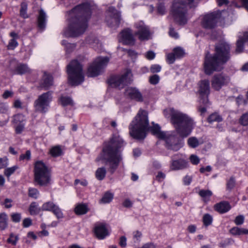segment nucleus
<instances>
[{
	"instance_id": "obj_60",
	"label": "nucleus",
	"mask_w": 248,
	"mask_h": 248,
	"mask_svg": "<svg viewBox=\"0 0 248 248\" xmlns=\"http://www.w3.org/2000/svg\"><path fill=\"white\" fill-rule=\"evenodd\" d=\"M14 93L11 91L6 90L2 94V97L4 99H7L8 98H11L13 96Z\"/></svg>"
},
{
	"instance_id": "obj_6",
	"label": "nucleus",
	"mask_w": 248,
	"mask_h": 248,
	"mask_svg": "<svg viewBox=\"0 0 248 248\" xmlns=\"http://www.w3.org/2000/svg\"><path fill=\"white\" fill-rule=\"evenodd\" d=\"M194 0H175L172 4L171 13L175 21L179 25L187 22L186 17V7H193Z\"/></svg>"
},
{
	"instance_id": "obj_21",
	"label": "nucleus",
	"mask_w": 248,
	"mask_h": 248,
	"mask_svg": "<svg viewBox=\"0 0 248 248\" xmlns=\"http://www.w3.org/2000/svg\"><path fill=\"white\" fill-rule=\"evenodd\" d=\"M53 78L51 75L47 74L46 72H44L40 82V87L41 88L47 90L53 85Z\"/></svg>"
},
{
	"instance_id": "obj_35",
	"label": "nucleus",
	"mask_w": 248,
	"mask_h": 248,
	"mask_svg": "<svg viewBox=\"0 0 248 248\" xmlns=\"http://www.w3.org/2000/svg\"><path fill=\"white\" fill-rule=\"evenodd\" d=\"M25 116L21 114H18L15 115L13 118V122L15 124H25Z\"/></svg>"
},
{
	"instance_id": "obj_63",
	"label": "nucleus",
	"mask_w": 248,
	"mask_h": 248,
	"mask_svg": "<svg viewBox=\"0 0 248 248\" xmlns=\"http://www.w3.org/2000/svg\"><path fill=\"white\" fill-rule=\"evenodd\" d=\"M176 58L173 52L168 54L167 55V60L169 63H173Z\"/></svg>"
},
{
	"instance_id": "obj_26",
	"label": "nucleus",
	"mask_w": 248,
	"mask_h": 248,
	"mask_svg": "<svg viewBox=\"0 0 248 248\" xmlns=\"http://www.w3.org/2000/svg\"><path fill=\"white\" fill-rule=\"evenodd\" d=\"M200 94H209L210 86L209 81L208 80H203L199 83Z\"/></svg>"
},
{
	"instance_id": "obj_5",
	"label": "nucleus",
	"mask_w": 248,
	"mask_h": 248,
	"mask_svg": "<svg viewBox=\"0 0 248 248\" xmlns=\"http://www.w3.org/2000/svg\"><path fill=\"white\" fill-rule=\"evenodd\" d=\"M124 140L118 135H113L109 141V171L111 173L117 168L122 160L121 148Z\"/></svg>"
},
{
	"instance_id": "obj_17",
	"label": "nucleus",
	"mask_w": 248,
	"mask_h": 248,
	"mask_svg": "<svg viewBox=\"0 0 248 248\" xmlns=\"http://www.w3.org/2000/svg\"><path fill=\"white\" fill-rule=\"evenodd\" d=\"M121 20L120 14L114 8L109 7V27L113 29L119 25Z\"/></svg>"
},
{
	"instance_id": "obj_37",
	"label": "nucleus",
	"mask_w": 248,
	"mask_h": 248,
	"mask_svg": "<svg viewBox=\"0 0 248 248\" xmlns=\"http://www.w3.org/2000/svg\"><path fill=\"white\" fill-rule=\"evenodd\" d=\"M106 174V170L104 168H98L96 171L95 176L97 179L102 180L104 179Z\"/></svg>"
},
{
	"instance_id": "obj_16",
	"label": "nucleus",
	"mask_w": 248,
	"mask_h": 248,
	"mask_svg": "<svg viewBox=\"0 0 248 248\" xmlns=\"http://www.w3.org/2000/svg\"><path fill=\"white\" fill-rule=\"evenodd\" d=\"M164 140H165L168 149L177 151L181 147L180 140L176 136L170 135L167 137L166 136Z\"/></svg>"
},
{
	"instance_id": "obj_20",
	"label": "nucleus",
	"mask_w": 248,
	"mask_h": 248,
	"mask_svg": "<svg viewBox=\"0 0 248 248\" xmlns=\"http://www.w3.org/2000/svg\"><path fill=\"white\" fill-rule=\"evenodd\" d=\"M42 211H51L58 218L62 217L61 209L52 202H48L44 203L41 207Z\"/></svg>"
},
{
	"instance_id": "obj_24",
	"label": "nucleus",
	"mask_w": 248,
	"mask_h": 248,
	"mask_svg": "<svg viewBox=\"0 0 248 248\" xmlns=\"http://www.w3.org/2000/svg\"><path fill=\"white\" fill-rule=\"evenodd\" d=\"M214 207L217 211L221 214L226 213L231 209L229 202L224 201L215 204Z\"/></svg>"
},
{
	"instance_id": "obj_10",
	"label": "nucleus",
	"mask_w": 248,
	"mask_h": 248,
	"mask_svg": "<svg viewBox=\"0 0 248 248\" xmlns=\"http://www.w3.org/2000/svg\"><path fill=\"white\" fill-rule=\"evenodd\" d=\"M108 62L107 57L96 58L88 67L87 76L89 77H96L103 72Z\"/></svg>"
},
{
	"instance_id": "obj_40",
	"label": "nucleus",
	"mask_w": 248,
	"mask_h": 248,
	"mask_svg": "<svg viewBox=\"0 0 248 248\" xmlns=\"http://www.w3.org/2000/svg\"><path fill=\"white\" fill-rule=\"evenodd\" d=\"M188 145L192 148H196L199 144L198 140L196 137H190L187 140Z\"/></svg>"
},
{
	"instance_id": "obj_14",
	"label": "nucleus",
	"mask_w": 248,
	"mask_h": 248,
	"mask_svg": "<svg viewBox=\"0 0 248 248\" xmlns=\"http://www.w3.org/2000/svg\"><path fill=\"white\" fill-rule=\"evenodd\" d=\"M119 41L124 45H134L135 43V39L132 30L126 28L122 31L120 33Z\"/></svg>"
},
{
	"instance_id": "obj_56",
	"label": "nucleus",
	"mask_w": 248,
	"mask_h": 248,
	"mask_svg": "<svg viewBox=\"0 0 248 248\" xmlns=\"http://www.w3.org/2000/svg\"><path fill=\"white\" fill-rule=\"evenodd\" d=\"M108 202V191L105 193L103 197L99 201L100 203H107Z\"/></svg>"
},
{
	"instance_id": "obj_1",
	"label": "nucleus",
	"mask_w": 248,
	"mask_h": 248,
	"mask_svg": "<svg viewBox=\"0 0 248 248\" xmlns=\"http://www.w3.org/2000/svg\"><path fill=\"white\" fill-rule=\"evenodd\" d=\"M91 6L88 2L83 3L69 12V25L64 31L67 37H77L86 30L88 19L91 15Z\"/></svg>"
},
{
	"instance_id": "obj_34",
	"label": "nucleus",
	"mask_w": 248,
	"mask_h": 248,
	"mask_svg": "<svg viewBox=\"0 0 248 248\" xmlns=\"http://www.w3.org/2000/svg\"><path fill=\"white\" fill-rule=\"evenodd\" d=\"M29 211L31 215H35L38 214L41 211V208H39L35 202H32L30 205Z\"/></svg>"
},
{
	"instance_id": "obj_62",
	"label": "nucleus",
	"mask_w": 248,
	"mask_h": 248,
	"mask_svg": "<svg viewBox=\"0 0 248 248\" xmlns=\"http://www.w3.org/2000/svg\"><path fill=\"white\" fill-rule=\"evenodd\" d=\"M12 202V199L6 198L4 200L3 204L4 205L5 208H10L12 207V204H11Z\"/></svg>"
},
{
	"instance_id": "obj_28",
	"label": "nucleus",
	"mask_w": 248,
	"mask_h": 248,
	"mask_svg": "<svg viewBox=\"0 0 248 248\" xmlns=\"http://www.w3.org/2000/svg\"><path fill=\"white\" fill-rule=\"evenodd\" d=\"M152 124L153 125L152 127L150 126L149 131L150 130L152 134L155 135L157 138L160 139H164L166 137L165 133L160 131V127L158 124H154V123Z\"/></svg>"
},
{
	"instance_id": "obj_31",
	"label": "nucleus",
	"mask_w": 248,
	"mask_h": 248,
	"mask_svg": "<svg viewBox=\"0 0 248 248\" xmlns=\"http://www.w3.org/2000/svg\"><path fill=\"white\" fill-rule=\"evenodd\" d=\"M88 211V206L85 204H79L75 208V212L78 215L85 214Z\"/></svg>"
},
{
	"instance_id": "obj_22",
	"label": "nucleus",
	"mask_w": 248,
	"mask_h": 248,
	"mask_svg": "<svg viewBox=\"0 0 248 248\" xmlns=\"http://www.w3.org/2000/svg\"><path fill=\"white\" fill-rule=\"evenodd\" d=\"M96 162L100 161L102 164H107L108 162V145L105 143L102 152L96 159Z\"/></svg>"
},
{
	"instance_id": "obj_4",
	"label": "nucleus",
	"mask_w": 248,
	"mask_h": 248,
	"mask_svg": "<svg viewBox=\"0 0 248 248\" xmlns=\"http://www.w3.org/2000/svg\"><path fill=\"white\" fill-rule=\"evenodd\" d=\"M149 129L148 112L140 109L129 125V134L135 139L143 140Z\"/></svg>"
},
{
	"instance_id": "obj_52",
	"label": "nucleus",
	"mask_w": 248,
	"mask_h": 248,
	"mask_svg": "<svg viewBox=\"0 0 248 248\" xmlns=\"http://www.w3.org/2000/svg\"><path fill=\"white\" fill-rule=\"evenodd\" d=\"M244 217L243 215H239L235 217L234 223L237 225H240L244 223Z\"/></svg>"
},
{
	"instance_id": "obj_29",
	"label": "nucleus",
	"mask_w": 248,
	"mask_h": 248,
	"mask_svg": "<svg viewBox=\"0 0 248 248\" xmlns=\"http://www.w3.org/2000/svg\"><path fill=\"white\" fill-rule=\"evenodd\" d=\"M30 72V68L28 67L27 64L24 63L17 64L14 71L15 74L19 75L25 74Z\"/></svg>"
},
{
	"instance_id": "obj_47",
	"label": "nucleus",
	"mask_w": 248,
	"mask_h": 248,
	"mask_svg": "<svg viewBox=\"0 0 248 248\" xmlns=\"http://www.w3.org/2000/svg\"><path fill=\"white\" fill-rule=\"evenodd\" d=\"M173 53L176 58H180L182 57L185 54L184 50L180 47L175 48L173 49Z\"/></svg>"
},
{
	"instance_id": "obj_53",
	"label": "nucleus",
	"mask_w": 248,
	"mask_h": 248,
	"mask_svg": "<svg viewBox=\"0 0 248 248\" xmlns=\"http://www.w3.org/2000/svg\"><path fill=\"white\" fill-rule=\"evenodd\" d=\"M11 218L13 222H19L21 220V215L19 213H14L11 215Z\"/></svg>"
},
{
	"instance_id": "obj_45",
	"label": "nucleus",
	"mask_w": 248,
	"mask_h": 248,
	"mask_svg": "<svg viewBox=\"0 0 248 248\" xmlns=\"http://www.w3.org/2000/svg\"><path fill=\"white\" fill-rule=\"evenodd\" d=\"M222 121V118L217 113H213L210 115L208 118V121L212 123L214 121L220 122Z\"/></svg>"
},
{
	"instance_id": "obj_23",
	"label": "nucleus",
	"mask_w": 248,
	"mask_h": 248,
	"mask_svg": "<svg viewBox=\"0 0 248 248\" xmlns=\"http://www.w3.org/2000/svg\"><path fill=\"white\" fill-rule=\"evenodd\" d=\"M248 41V32L244 33L243 36L239 38L236 43V52L241 53L243 51L244 44Z\"/></svg>"
},
{
	"instance_id": "obj_2",
	"label": "nucleus",
	"mask_w": 248,
	"mask_h": 248,
	"mask_svg": "<svg viewBox=\"0 0 248 248\" xmlns=\"http://www.w3.org/2000/svg\"><path fill=\"white\" fill-rule=\"evenodd\" d=\"M230 47L228 44L221 41L215 46V53L214 55L206 54L204 62V72L207 75H211L213 72L220 71L222 65L225 64L230 58Z\"/></svg>"
},
{
	"instance_id": "obj_13",
	"label": "nucleus",
	"mask_w": 248,
	"mask_h": 248,
	"mask_svg": "<svg viewBox=\"0 0 248 248\" xmlns=\"http://www.w3.org/2000/svg\"><path fill=\"white\" fill-rule=\"evenodd\" d=\"M230 81V78L223 74L215 75L211 81L212 87L219 91L224 85H227Z\"/></svg>"
},
{
	"instance_id": "obj_49",
	"label": "nucleus",
	"mask_w": 248,
	"mask_h": 248,
	"mask_svg": "<svg viewBox=\"0 0 248 248\" xmlns=\"http://www.w3.org/2000/svg\"><path fill=\"white\" fill-rule=\"evenodd\" d=\"M31 153L30 150H27L25 154H22L19 156L20 160H29L31 159Z\"/></svg>"
},
{
	"instance_id": "obj_8",
	"label": "nucleus",
	"mask_w": 248,
	"mask_h": 248,
	"mask_svg": "<svg viewBox=\"0 0 248 248\" xmlns=\"http://www.w3.org/2000/svg\"><path fill=\"white\" fill-rule=\"evenodd\" d=\"M34 181L40 186H46L50 183V173L42 161L35 163L34 169Z\"/></svg>"
},
{
	"instance_id": "obj_7",
	"label": "nucleus",
	"mask_w": 248,
	"mask_h": 248,
	"mask_svg": "<svg viewBox=\"0 0 248 248\" xmlns=\"http://www.w3.org/2000/svg\"><path fill=\"white\" fill-rule=\"evenodd\" d=\"M67 69L69 80L72 85H78L84 81L82 66L77 60L72 61Z\"/></svg>"
},
{
	"instance_id": "obj_41",
	"label": "nucleus",
	"mask_w": 248,
	"mask_h": 248,
	"mask_svg": "<svg viewBox=\"0 0 248 248\" xmlns=\"http://www.w3.org/2000/svg\"><path fill=\"white\" fill-rule=\"evenodd\" d=\"M202 221L204 225L208 226L212 224L213 217L209 214H206L203 217Z\"/></svg>"
},
{
	"instance_id": "obj_27",
	"label": "nucleus",
	"mask_w": 248,
	"mask_h": 248,
	"mask_svg": "<svg viewBox=\"0 0 248 248\" xmlns=\"http://www.w3.org/2000/svg\"><path fill=\"white\" fill-rule=\"evenodd\" d=\"M46 15L43 10L41 9L39 12L37 18L38 26L40 29L43 30L46 27Z\"/></svg>"
},
{
	"instance_id": "obj_3",
	"label": "nucleus",
	"mask_w": 248,
	"mask_h": 248,
	"mask_svg": "<svg viewBox=\"0 0 248 248\" xmlns=\"http://www.w3.org/2000/svg\"><path fill=\"white\" fill-rule=\"evenodd\" d=\"M170 122L177 133L182 138L187 137L190 134L193 127L192 119L173 108H170Z\"/></svg>"
},
{
	"instance_id": "obj_32",
	"label": "nucleus",
	"mask_w": 248,
	"mask_h": 248,
	"mask_svg": "<svg viewBox=\"0 0 248 248\" xmlns=\"http://www.w3.org/2000/svg\"><path fill=\"white\" fill-rule=\"evenodd\" d=\"M230 232H231V234L234 235L248 234V229H246L244 228H239L237 227H234L230 230Z\"/></svg>"
},
{
	"instance_id": "obj_36",
	"label": "nucleus",
	"mask_w": 248,
	"mask_h": 248,
	"mask_svg": "<svg viewBox=\"0 0 248 248\" xmlns=\"http://www.w3.org/2000/svg\"><path fill=\"white\" fill-rule=\"evenodd\" d=\"M60 101L61 104L63 106H66L68 105H73V102L72 99L69 97L67 96H61L60 98Z\"/></svg>"
},
{
	"instance_id": "obj_15",
	"label": "nucleus",
	"mask_w": 248,
	"mask_h": 248,
	"mask_svg": "<svg viewBox=\"0 0 248 248\" xmlns=\"http://www.w3.org/2000/svg\"><path fill=\"white\" fill-rule=\"evenodd\" d=\"M218 15L215 13H211L204 16L202 20V26L206 29L214 28L217 22Z\"/></svg>"
},
{
	"instance_id": "obj_43",
	"label": "nucleus",
	"mask_w": 248,
	"mask_h": 248,
	"mask_svg": "<svg viewBox=\"0 0 248 248\" xmlns=\"http://www.w3.org/2000/svg\"><path fill=\"white\" fill-rule=\"evenodd\" d=\"M18 169L17 166H14L12 167L8 168L4 170V175L9 178L15 171Z\"/></svg>"
},
{
	"instance_id": "obj_61",
	"label": "nucleus",
	"mask_w": 248,
	"mask_h": 248,
	"mask_svg": "<svg viewBox=\"0 0 248 248\" xmlns=\"http://www.w3.org/2000/svg\"><path fill=\"white\" fill-rule=\"evenodd\" d=\"M161 70V66L157 64L153 65L151 68V72L153 73L159 72Z\"/></svg>"
},
{
	"instance_id": "obj_55",
	"label": "nucleus",
	"mask_w": 248,
	"mask_h": 248,
	"mask_svg": "<svg viewBox=\"0 0 248 248\" xmlns=\"http://www.w3.org/2000/svg\"><path fill=\"white\" fill-rule=\"evenodd\" d=\"M235 185V180L233 177H231L227 184V187L229 189L233 188Z\"/></svg>"
},
{
	"instance_id": "obj_39",
	"label": "nucleus",
	"mask_w": 248,
	"mask_h": 248,
	"mask_svg": "<svg viewBox=\"0 0 248 248\" xmlns=\"http://www.w3.org/2000/svg\"><path fill=\"white\" fill-rule=\"evenodd\" d=\"M239 123L243 126L248 125V111L241 115L239 119Z\"/></svg>"
},
{
	"instance_id": "obj_33",
	"label": "nucleus",
	"mask_w": 248,
	"mask_h": 248,
	"mask_svg": "<svg viewBox=\"0 0 248 248\" xmlns=\"http://www.w3.org/2000/svg\"><path fill=\"white\" fill-rule=\"evenodd\" d=\"M8 217L5 213L0 214V230H4L7 227Z\"/></svg>"
},
{
	"instance_id": "obj_64",
	"label": "nucleus",
	"mask_w": 248,
	"mask_h": 248,
	"mask_svg": "<svg viewBox=\"0 0 248 248\" xmlns=\"http://www.w3.org/2000/svg\"><path fill=\"white\" fill-rule=\"evenodd\" d=\"M155 54L153 51L150 50L145 54V57L148 60H152L155 57Z\"/></svg>"
},
{
	"instance_id": "obj_48",
	"label": "nucleus",
	"mask_w": 248,
	"mask_h": 248,
	"mask_svg": "<svg viewBox=\"0 0 248 248\" xmlns=\"http://www.w3.org/2000/svg\"><path fill=\"white\" fill-rule=\"evenodd\" d=\"M18 46V43L15 38L11 39L9 42L7 47L8 49L13 50Z\"/></svg>"
},
{
	"instance_id": "obj_54",
	"label": "nucleus",
	"mask_w": 248,
	"mask_h": 248,
	"mask_svg": "<svg viewBox=\"0 0 248 248\" xmlns=\"http://www.w3.org/2000/svg\"><path fill=\"white\" fill-rule=\"evenodd\" d=\"M159 79V76L157 75H154L150 78V82L152 84L155 85V84H156L158 82Z\"/></svg>"
},
{
	"instance_id": "obj_59",
	"label": "nucleus",
	"mask_w": 248,
	"mask_h": 248,
	"mask_svg": "<svg viewBox=\"0 0 248 248\" xmlns=\"http://www.w3.org/2000/svg\"><path fill=\"white\" fill-rule=\"evenodd\" d=\"M189 158L191 163L194 165H197L200 162V159L196 155H192Z\"/></svg>"
},
{
	"instance_id": "obj_12",
	"label": "nucleus",
	"mask_w": 248,
	"mask_h": 248,
	"mask_svg": "<svg viewBox=\"0 0 248 248\" xmlns=\"http://www.w3.org/2000/svg\"><path fill=\"white\" fill-rule=\"evenodd\" d=\"M136 28L137 30L135 34L138 36V38L140 41H147L152 38L153 32L142 22L137 24Z\"/></svg>"
},
{
	"instance_id": "obj_44",
	"label": "nucleus",
	"mask_w": 248,
	"mask_h": 248,
	"mask_svg": "<svg viewBox=\"0 0 248 248\" xmlns=\"http://www.w3.org/2000/svg\"><path fill=\"white\" fill-rule=\"evenodd\" d=\"M199 194L204 200L208 199L212 195V192L209 190H201Z\"/></svg>"
},
{
	"instance_id": "obj_42",
	"label": "nucleus",
	"mask_w": 248,
	"mask_h": 248,
	"mask_svg": "<svg viewBox=\"0 0 248 248\" xmlns=\"http://www.w3.org/2000/svg\"><path fill=\"white\" fill-rule=\"evenodd\" d=\"M27 4L25 2H22L21 4V8L20 10V16L24 18H27L28 17V15L27 14Z\"/></svg>"
},
{
	"instance_id": "obj_38",
	"label": "nucleus",
	"mask_w": 248,
	"mask_h": 248,
	"mask_svg": "<svg viewBox=\"0 0 248 248\" xmlns=\"http://www.w3.org/2000/svg\"><path fill=\"white\" fill-rule=\"evenodd\" d=\"M62 153V151L60 146L53 147L50 150V154L53 157L60 155Z\"/></svg>"
},
{
	"instance_id": "obj_50",
	"label": "nucleus",
	"mask_w": 248,
	"mask_h": 248,
	"mask_svg": "<svg viewBox=\"0 0 248 248\" xmlns=\"http://www.w3.org/2000/svg\"><path fill=\"white\" fill-rule=\"evenodd\" d=\"M38 194V191L35 188H30L29 190V195L31 197L36 199Z\"/></svg>"
},
{
	"instance_id": "obj_30",
	"label": "nucleus",
	"mask_w": 248,
	"mask_h": 248,
	"mask_svg": "<svg viewBox=\"0 0 248 248\" xmlns=\"http://www.w3.org/2000/svg\"><path fill=\"white\" fill-rule=\"evenodd\" d=\"M7 109L6 108L0 109V126H3L8 121Z\"/></svg>"
},
{
	"instance_id": "obj_58",
	"label": "nucleus",
	"mask_w": 248,
	"mask_h": 248,
	"mask_svg": "<svg viewBox=\"0 0 248 248\" xmlns=\"http://www.w3.org/2000/svg\"><path fill=\"white\" fill-rule=\"evenodd\" d=\"M166 12V9L164 5L162 3H159L157 6V13L162 15L165 14Z\"/></svg>"
},
{
	"instance_id": "obj_57",
	"label": "nucleus",
	"mask_w": 248,
	"mask_h": 248,
	"mask_svg": "<svg viewBox=\"0 0 248 248\" xmlns=\"http://www.w3.org/2000/svg\"><path fill=\"white\" fill-rule=\"evenodd\" d=\"M209 94H200V102L202 104L205 105L208 103V95Z\"/></svg>"
},
{
	"instance_id": "obj_11",
	"label": "nucleus",
	"mask_w": 248,
	"mask_h": 248,
	"mask_svg": "<svg viewBox=\"0 0 248 248\" xmlns=\"http://www.w3.org/2000/svg\"><path fill=\"white\" fill-rule=\"evenodd\" d=\"M52 92L48 91L38 96L35 100L34 107L36 112L45 113L48 109L49 104L52 101Z\"/></svg>"
},
{
	"instance_id": "obj_19",
	"label": "nucleus",
	"mask_w": 248,
	"mask_h": 248,
	"mask_svg": "<svg viewBox=\"0 0 248 248\" xmlns=\"http://www.w3.org/2000/svg\"><path fill=\"white\" fill-rule=\"evenodd\" d=\"M124 95L128 98L137 101H143L142 96L139 91L136 88L127 87L125 89Z\"/></svg>"
},
{
	"instance_id": "obj_18",
	"label": "nucleus",
	"mask_w": 248,
	"mask_h": 248,
	"mask_svg": "<svg viewBox=\"0 0 248 248\" xmlns=\"http://www.w3.org/2000/svg\"><path fill=\"white\" fill-rule=\"evenodd\" d=\"M93 232L98 239H103L108 235L107 224L104 223H96L94 225Z\"/></svg>"
},
{
	"instance_id": "obj_51",
	"label": "nucleus",
	"mask_w": 248,
	"mask_h": 248,
	"mask_svg": "<svg viewBox=\"0 0 248 248\" xmlns=\"http://www.w3.org/2000/svg\"><path fill=\"white\" fill-rule=\"evenodd\" d=\"M122 50L123 51H125L128 54V56L132 58L135 59L137 56V53L133 50L125 49L122 48Z\"/></svg>"
},
{
	"instance_id": "obj_9",
	"label": "nucleus",
	"mask_w": 248,
	"mask_h": 248,
	"mask_svg": "<svg viewBox=\"0 0 248 248\" xmlns=\"http://www.w3.org/2000/svg\"><path fill=\"white\" fill-rule=\"evenodd\" d=\"M133 75L130 69H126L125 73L121 76H111L109 78V86L121 89L133 80Z\"/></svg>"
},
{
	"instance_id": "obj_46",
	"label": "nucleus",
	"mask_w": 248,
	"mask_h": 248,
	"mask_svg": "<svg viewBox=\"0 0 248 248\" xmlns=\"http://www.w3.org/2000/svg\"><path fill=\"white\" fill-rule=\"evenodd\" d=\"M18 240V235H15L13 233L10 234L9 238L7 239V242L15 246Z\"/></svg>"
},
{
	"instance_id": "obj_25",
	"label": "nucleus",
	"mask_w": 248,
	"mask_h": 248,
	"mask_svg": "<svg viewBox=\"0 0 248 248\" xmlns=\"http://www.w3.org/2000/svg\"><path fill=\"white\" fill-rule=\"evenodd\" d=\"M187 163L183 159H178L172 162L171 169L172 170H178L187 167Z\"/></svg>"
}]
</instances>
